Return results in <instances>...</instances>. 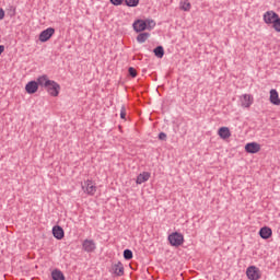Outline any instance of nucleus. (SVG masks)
Here are the masks:
<instances>
[{"label":"nucleus","mask_w":280,"mask_h":280,"mask_svg":"<svg viewBox=\"0 0 280 280\" xmlns=\"http://www.w3.org/2000/svg\"><path fill=\"white\" fill-rule=\"evenodd\" d=\"M135 32H145L148 30V22L145 20H136L132 24Z\"/></svg>","instance_id":"obj_8"},{"label":"nucleus","mask_w":280,"mask_h":280,"mask_svg":"<svg viewBox=\"0 0 280 280\" xmlns=\"http://www.w3.org/2000/svg\"><path fill=\"white\" fill-rule=\"evenodd\" d=\"M269 102L273 104V106H280L279 92L276 89L270 90Z\"/></svg>","instance_id":"obj_12"},{"label":"nucleus","mask_w":280,"mask_h":280,"mask_svg":"<svg viewBox=\"0 0 280 280\" xmlns=\"http://www.w3.org/2000/svg\"><path fill=\"white\" fill-rule=\"evenodd\" d=\"M168 242L171 246H183V243L185 242V236H183L182 233L173 232L168 235Z\"/></svg>","instance_id":"obj_1"},{"label":"nucleus","mask_w":280,"mask_h":280,"mask_svg":"<svg viewBox=\"0 0 280 280\" xmlns=\"http://www.w3.org/2000/svg\"><path fill=\"white\" fill-rule=\"evenodd\" d=\"M153 54L156 58H163V56H165V49L163 46H158L153 49Z\"/></svg>","instance_id":"obj_20"},{"label":"nucleus","mask_w":280,"mask_h":280,"mask_svg":"<svg viewBox=\"0 0 280 280\" xmlns=\"http://www.w3.org/2000/svg\"><path fill=\"white\" fill-rule=\"evenodd\" d=\"M246 275H247L248 279H250V280L261 279V271L259 270V268H257L255 266L248 267L246 270Z\"/></svg>","instance_id":"obj_4"},{"label":"nucleus","mask_w":280,"mask_h":280,"mask_svg":"<svg viewBox=\"0 0 280 280\" xmlns=\"http://www.w3.org/2000/svg\"><path fill=\"white\" fill-rule=\"evenodd\" d=\"M120 119H126V106H122L120 109Z\"/></svg>","instance_id":"obj_30"},{"label":"nucleus","mask_w":280,"mask_h":280,"mask_svg":"<svg viewBox=\"0 0 280 280\" xmlns=\"http://www.w3.org/2000/svg\"><path fill=\"white\" fill-rule=\"evenodd\" d=\"M259 235L261 240H270L272 237V229L264 226L259 230Z\"/></svg>","instance_id":"obj_15"},{"label":"nucleus","mask_w":280,"mask_h":280,"mask_svg":"<svg viewBox=\"0 0 280 280\" xmlns=\"http://www.w3.org/2000/svg\"><path fill=\"white\" fill-rule=\"evenodd\" d=\"M218 135L221 139H229L231 137V129L229 127H221L218 130Z\"/></svg>","instance_id":"obj_18"},{"label":"nucleus","mask_w":280,"mask_h":280,"mask_svg":"<svg viewBox=\"0 0 280 280\" xmlns=\"http://www.w3.org/2000/svg\"><path fill=\"white\" fill-rule=\"evenodd\" d=\"M133 254L131 249H125L124 250V259H126L127 261H130V259H132Z\"/></svg>","instance_id":"obj_24"},{"label":"nucleus","mask_w":280,"mask_h":280,"mask_svg":"<svg viewBox=\"0 0 280 280\" xmlns=\"http://www.w3.org/2000/svg\"><path fill=\"white\" fill-rule=\"evenodd\" d=\"M52 80H49V77L47 74L40 75L37 78V86H42L43 89H47L49 84H51Z\"/></svg>","instance_id":"obj_11"},{"label":"nucleus","mask_w":280,"mask_h":280,"mask_svg":"<svg viewBox=\"0 0 280 280\" xmlns=\"http://www.w3.org/2000/svg\"><path fill=\"white\" fill-rule=\"evenodd\" d=\"M3 51H5V46L0 45V56L3 54Z\"/></svg>","instance_id":"obj_33"},{"label":"nucleus","mask_w":280,"mask_h":280,"mask_svg":"<svg viewBox=\"0 0 280 280\" xmlns=\"http://www.w3.org/2000/svg\"><path fill=\"white\" fill-rule=\"evenodd\" d=\"M52 235L56 240H62L65 237V230L60 225L52 228Z\"/></svg>","instance_id":"obj_16"},{"label":"nucleus","mask_w":280,"mask_h":280,"mask_svg":"<svg viewBox=\"0 0 280 280\" xmlns=\"http://www.w3.org/2000/svg\"><path fill=\"white\" fill-rule=\"evenodd\" d=\"M25 91H26V93H28V95H34V93H36L38 91V83H37V81H30L25 85Z\"/></svg>","instance_id":"obj_13"},{"label":"nucleus","mask_w":280,"mask_h":280,"mask_svg":"<svg viewBox=\"0 0 280 280\" xmlns=\"http://www.w3.org/2000/svg\"><path fill=\"white\" fill-rule=\"evenodd\" d=\"M95 248H97V245L95 244V241L93 240H84L83 243H82V249L85 252V253H94L95 252Z\"/></svg>","instance_id":"obj_6"},{"label":"nucleus","mask_w":280,"mask_h":280,"mask_svg":"<svg viewBox=\"0 0 280 280\" xmlns=\"http://www.w3.org/2000/svg\"><path fill=\"white\" fill-rule=\"evenodd\" d=\"M112 270L116 277H124V264H121V261L114 264Z\"/></svg>","instance_id":"obj_14"},{"label":"nucleus","mask_w":280,"mask_h":280,"mask_svg":"<svg viewBox=\"0 0 280 280\" xmlns=\"http://www.w3.org/2000/svg\"><path fill=\"white\" fill-rule=\"evenodd\" d=\"M82 190L88 196H93L97 191V186H95V183H93V180L88 179L82 184Z\"/></svg>","instance_id":"obj_2"},{"label":"nucleus","mask_w":280,"mask_h":280,"mask_svg":"<svg viewBox=\"0 0 280 280\" xmlns=\"http://www.w3.org/2000/svg\"><path fill=\"white\" fill-rule=\"evenodd\" d=\"M147 23V30H154L156 27V22L154 20H144Z\"/></svg>","instance_id":"obj_25"},{"label":"nucleus","mask_w":280,"mask_h":280,"mask_svg":"<svg viewBox=\"0 0 280 280\" xmlns=\"http://www.w3.org/2000/svg\"><path fill=\"white\" fill-rule=\"evenodd\" d=\"M273 30H276L277 32H280V18L278 16L277 20H275L273 24H272Z\"/></svg>","instance_id":"obj_26"},{"label":"nucleus","mask_w":280,"mask_h":280,"mask_svg":"<svg viewBox=\"0 0 280 280\" xmlns=\"http://www.w3.org/2000/svg\"><path fill=\"white\" fill-rule=\"evenodd\" d=\"M149 37H150V33H140L137 36V42L140 44H143V43H145V40H148Z\"/></svg>","instance_id":"obj_22"},{"label":"nucleus","mask_w":280,"mask_h":280,"mask_svg":"<svg viewBox=\"0 0 280 280\" xmlns=\"http://www.w3.org/2000/svg\"><path fill=\"white\" fill-rule=\"evenodd\" d=\"M113 5H121L124 0H109Z\"/></svg>","instance_id":"obj_31"},{"label":"nucleus","mask_w":280,"mask_h":280,"mask_svg":"<svg viewBox=\"0 0 280 280\" xmlns=\"http://www.w3.org/2000/svg\"><path fill=\"white\" fill-rule=\"evenodd\" d=\"M128 8H137L139 5V0H125Z\"/></svg>","instance_id":"obj_23"},{"label":"nucleus","mask_w":280,"mask_h":280,"mask_svg":"<svg viewBox=\"0 0 280 280\" xmlns=\"http://www.w3.org/2000/svg\"><path fill=\"white\" fill-rule=\"evenodd\" d=\"M180 10H183L184 12H189L191 10V3L189 2V0H184L180 2Z\"/></svg>","instance_id":"obj_21"},{"label":"nucleus","mask_w":280,"mask_h":280,"mask_svg":"<svg viewBox=\"0 0 280 280\" xmlns=\"http://www.w3.org/2000/svg\"><path fill=\"white\" fill-rule=\"evenodd\" d=\"M54 34H56V28H54V27H48V28L42 31L39 34L40 43H47V40H49V38H51V36H54Z\"/></svg>","instance_id":"obj_5"},{"label":"nucleus","mask_w":280,"mask_h":280,"mask_svg":"<svg viewBox=\"0 0 280 280\" xmlns=\"http://www.w3.org/2000/svg\"><path fill=\"white\" fill-rule=\"evenodd\" d=\"M241 106L243 108H250V106H253V96H250V94L241 96Z\"/></svg>","instance_id":"obj_10"},{"label":"nucleus","mask_w":280,"mask_h":280,"mask_svg":"<svg viewBox=\"0 0 280 280\" xmlns=\"http://www.w3.org/2000/svg\"><path fill=\"white\" fill-rule=\"evenodd\" d=\"M16 15V9L14 7H10L9 9V16H15Z\"/></svg>","instance_id":"obj_29"},{"label":"nucleus","mask_w":280,"mask_h":280,"mask_svg":"<svg viewBox=\"0 0 280 280\" xmlns=\"http://www.w3.org/2000/svg\"><path fill=\"white\" fill-rule=\"evenodd\" d=\"M158 138L160 139V141H167V133L160 132Z\"/></svg>","instance_id":"obj_28"},{"label":"nucleus","mask_w":280,"mask_h":280,"mask_svg":"<svg viewBox=\"0 0 280 280\" xmlns=\"http://www.w3.org/2000/svg\"><path fill=\"white\" fill-rule=\"evenodd\" d=\"M3 19H5V11L0 8V21H3Z\"/></svg>","instance_id":"obj_32"},{"label":"nucleus","mask_w":280,"mask_h":280,"mask_svg":"<svg viewBox=\"0 0 280 280\" xmlns=\"http://www.w3.org/2000/svg\"><path fill=\"white\" fill-rule=\"evenodd\" d=\"M128 73L131 78H137V69H135L133 67H129Z\"/></svg>","instance_id":"obj_27"},{"label":"nucleus","mask_w":280,"mask_h":280,"mask_svg":"<svg viewBox=\"0 0 280 280\" xmlns=\"http://www.w3.org/2000/svg\"><path fill=\"white\" fill-rule=\"evenodd\" d=\"M279 18V14H277L275 11H267L264 14V21L267 25H273L275 21H277Z\"/></svg>","instance_id":"obj_7"},{"label":"nucleus","mask_w":280,"mask_h":280,"mask_svg":"<svg viewBox=\"0 0 280 280\" xmlns=\"http://www.w3.org/2000/svg\"><path fill=\"white\" fill-rule=\"evenodd\" d=\"M261 150V145L257 142H249L245 145V152L248 154H257Z\"/></svg>","instance_id":"obj_9"},{"label":"nucleus","mask_w":280,"mask_h":280,"mask_svg":"<svg viewBox=\"0 0 280 280\" xmlns=\"http://www.w3.org/2000/svg\"><path fill=\"white\" fill-rule=\"evenodd\" d=\"M51 279L52 280H65V273L60 271V269H54L51 271Z\"/></svg>","instance_id":"obj_19"},{"label":"nucleus","mask_w":280,"mask_h":280,"mask_svg":"<svg viewBox=\"0 0 280 280\" xmlns=\"http://www.w3.org/2000/svg\"><path fill=\"white\" fill-rule=\"evenodd\" d=\"M46 91L48 94H50L51 97H58V95H60V84L52 80L46 88Z\"/></svg>","instance_id":"obj_3"},{"label":"nucleus","mask_w":280,"mask_h":280,"mask_svg":"<svg viewBox=\"0 0 280 280\" xmlns=\"http://www.w3.org/2000/svg\"><path fill=\"white\" fill-rule=\"evenodd\" d=\"M148 180H150V173L143 172L137 176L136 183L137 185H143V183H148Z\"/></svg>","instance_id":"obj_17"}]
</instances>
